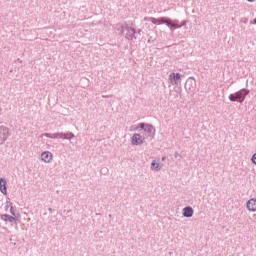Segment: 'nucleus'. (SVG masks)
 I'll return each mask as SVG.
<instances>
[{
  "mask_svg": "<svg viewBox=\"0 0 256 256\" xmlns=\"http://www.w3.org/2000/svg\"><path fill=\"white\" fill-rule=\"evenodd\" d=\"M140 130L144 131L142 133L143 135H146V137H149L155 134V128H153V126L149 124H140Z\"/></svg>",
  "mask_w": 256,
  "mask_h": 256,
  "instance_id": "obj_2",
  "label": "nucleus"
},
{
  "mask_svg": "<svg viewBox=\"0 0 256 256\" xmlns=\"http://www.w3.org/2000/svg\"><path fill=\"white\" fill-rule=\"evenodd\" d=\"M2 219L3 221H9L10 223H13V221H15V217L9 216L7 214L2 215Z\"/></svg>",
  "mask_w": 256,
  "mask_h": 256,
  "instance_id": "obj_8",
  "label": "nucleus"
},
{
  "mask_svg": "<svg viewBox=\"0 0 256 256\" xmlns=\"http://www.w3.org/2000/svg\"><path fill=\"white\" fill-rule=\"evenodd\" d=\"M247 209H248V211H256V200L255 199H250L247 202Z\"/></svg>",
  "mask_w": 256,
  "mask_h": 256,
  "instance_id": "obj_5",
  "label": "nucleus"
},
{
  "mask_svg": "<svg viewBox=\"0 0 256 256\" xmlns=\"http://www.w3.org/2000/svg\"><path fill=\"white\" fill-rule=\"evenodd\" d=\"M170 79H173V81L177 84L178 81H181V74L172 73L170 75Z\"/></svg>",
  "mask_w": 256,
  "mask_h": 256,
  "instance_id": "obj_7",
  "label": "nucleus"
},
{
  "mask_svg": "<svg viewBox=\"0 0 256 256\" xmlns=\"http://www.w3.org/2000/svg\"><path fill=\"white\" fill-rule=\"evenodd\" d=\"M252 163L256 165V153L252 156Z\"/></svg>",
  "mask_w": 256,
  "mask_h": 256,
  "instance_id": "obj_12",
  "label": "nucleus"
},
{
  "mask_svg": "<svg viewBox=\"0 0 256 256\" xmlns=\"http://www.w3.org/2000/svg\"><path fill=\"white\" fill-rule=\"evenodd\" d=\"M0 191L3 195H7V186H0Z\"/></svg>",
  "mask_w": 256,
  "mask_h": 256,
  "instance_id": "obj_9",
  "label": "nucleus"
},
{
  "mask_svg": "<svg viewBox=\"0 0 256 256\" xmlns=\"http://www.w3.org/2000/svg\"><path fill=\"white\" fill-rule=\"evenodd\" d=\"M10 213H12V215H15V210L13 209V207H11Z\"/></svg>",
  "mask_w": 256,
  "mask_h": 256,
  "instance_id": "obj_13",
  "label": "nucleus"
},
{
  "mask_svg": "<svg viewBox=\"0 0 256 256\" xmlns=\"http://www.w3.org/2000/svg\"><path fill=\"white\" fill-rule=\"evenodd\" d=\"M152 169H156V171H158L159 163L152 162Z\"/></svg>",
  "mask_w": 256,
  "mask_h": 256,
  "instance_id": "obj_10",
  "label": "nucleus"
},
{
  "mask_svg": "<svg viewBox=\"0 0 256 256\" xmlns=\"http://www.w3.org/2000/svg\"><path fill=\"white\" fill-rule=\"evenodd\" d=\"M183 215H184V217H193V208H191V207L184 208Z\"/></svg>",
  "mask_w": 256,
  "mask_h": 256,
  "instance_id": "obj_6",
  "label": "nucleus"
},
{
  "mask_svg": "<svg viewBox=\"0 0 256 256\" xmlns=\"http://www.w3.org/2000/svg\"><path fill=\"white\" fill-rule=\"evenodd\" d=\"M41 157L44 163H51V161H53V154L49 151L43 152Z\"/></svg>",
  "mask_w": 256,
  "mask_h": 256,
  "instance_id": "obj_3",
  "label": "nucleus"
},
{
  "mask_svg": "<svg viewBox=\"0 0 256 256\" xmlns=\"http://www.w3.org/2000/svg\"><path fill=\"white\" fill-rule=\"evenodd\" d=\"M249 95V92L247 90H241L235 94H231L229 96L230 101H239V103H243L245 101V97Z\"/></svg>",
  "mask_w": 256,
  "mask_h": 256,
  "instance_id": "obj_1",
  "label": "nucleus"
},
{
  "mask_svg": "<svg viewBox=\"0 0 256 256\" xmlns=\"http://www.w3.org/2000/svg\"><path fill=\"white\" fill-rule=\"evenodd\" d=\"M6 185H7V182L3 178H1L0 179V187H5Z\"/></svg>",
  "mask_w": 256,
  "mask_h": 256,
  "instance_id": "obj_11",
  "label": "nucleus"
},
{
  "mask_svg": "<svg viewBox=\"0 0 256 256\" xmlns=\"http://www.w3.org/2000/svg\"><path fill=\"white\" fill-rule=\"evenodd\" d=\"M145 141V138H142L140 134H134L132 137V144L133 145H141Z\"/></svg>",
  "mask_w": 256,
  "mask_h": 256,
  "instance_id": "obj_4",
  "label": "nucleus"
}]
</instances>
